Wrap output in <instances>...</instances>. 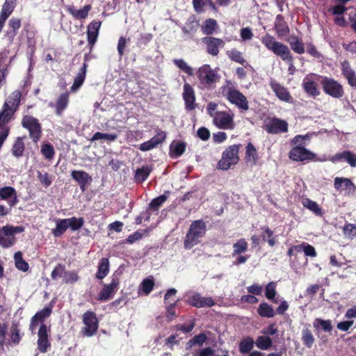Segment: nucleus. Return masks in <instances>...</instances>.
<instances>
[{"label":"nucleus","mask_w":356,"mask_h":356,"mask_svg":"<svg viewBox=\"0 0 356 356\" xmlns=\"http://www.w3.org/2000/svg\"><path fill=\"white\" fill-rule=\"evenodd\" d=\"M261 41L269 51L289 63V72L291 74H293L295 71L293 56L289 47L283 43L276 41L275 38L268 33L264 35Z\"/></svg>","instance_id":"nucleus-1"},{"label":"nucleus","mask_w":356,"mask_h":356,"mask_svg":"<svg viewBox=\"0 0 356 356\" xmlns=\"http://www.w3.org/2000/svg\"><path fill=\"white\" fill-rule=\"evenodd\" d=\"M199 81L198 88L202 90H212L216 88V83L220 76L218 72L213 70L208 64L201 66L196 72Z\"/></svg>","instance_id":"nucleus-2"},{"label":"nucleus","mask_w":356,"mask_h":356,"mask_svg":"<svg viewBox=\"0 0 356 356\" xmlns=\"http://www.w3.org/2000/svg\"><path fill=\"white\" fill-rule=\"evenodd\" d=\"M221 93L231 104L236 105L238 108L248 111L249 109L248 101L246 97L237 90L229 80L220 88Z\"/></svg>","instance_id":"nucleus-3"},{"label":"nucleus","mask_w":356,"mask_h":356,"mask_svg":"<svg viewBox=\"0 0 356 356\" xmlns=\"http://www.w3.org/2000/svg\"><path fill=\"white\" fill-rule=\"evenodd\" d=\"M207 232V225L202 220H197L190 225L184 240V247L186 250H190L200 243Z\"/></svg>","instance_id":"nucleus-4"},{"label":"nucleus","mask_w":356,"mask_h":356,"mask_svg":"<svg viewBox=\"0 0 356 356\" xmlns=\"http://www.w3.org/2000/svg\"><path fill=\"white\" fill-rule=\"evenodd\" d=\"M21 124L29 131L33 143L37 144L42 136V124L39 120L32 115H25L22 119Z\"/></svg>","instance_id":"nucleus-5"},{"label":"nucleus","mask_w":356,"mask_h":356,"mask_svg":"<svg viewBox=\"0 0 356 356\" xmlns=\"http://www.w3.org/2000/svg\"><path fill=\"white\" fill-rule=\"evenodd\" d=\"M25 227L6 225L0 228V245L8 248L16 243L15 234L24 232Z\"/></svg>","instance_id":"nucleus-6"},{"label":"nucleus","mask_w":356,"mask_h":356,"mask_svg":"<svg viewBox=\"0 0 356 356\" xmlns=\"http://www.w3.org/2000/svg\"><path fill=\"white\" fill-rule=\"evenodd\" d=\"M240 145H230L222 154V158L218 163V168L222 170H228L239 161L238 152Z\"/></svg>","instance_id":"nucleus-7"},{"label":"nucleus","mask_w":356,"mask_h":356,"mask_svg":"<svg viewBox=\"0 0 356 356\" xmlns=\"http://www.w3.org/2000/svg\"><path fill=\"white\" fill-rule=\"evenodd\" d=\"M320 83L323 91L326 95L335 99H340L343 97L344 90L343 86L334 79L322 76Z\"/></svg>","instance_id":"nucleus-8"},{"label":"nucleus","mask_w":356,"mask_h":356,"mask_svg":"<svg viewBox=\"0 0 356 356\" xmlns=\"http://www.w3.org/2000/svg\"><path fill=\"white\" fill-rule=\"evenodd\" d=\"M83 323L85 325V327L81 329V333L83 336L90 337L97 333L99 327V321L94 312H86L83 314Z\"/></svg>","instance_id":"nucleus-9"},{"label":"nucleus","mask_w":356,"mask_h":356,"mask_svg":"<svg viewBox=\"0 0 356 356\" xmlns=\"http://www.w3.org/2000/svg\"><path fill=\"white\" fill-rule=\"evenodd\" d=\"M291 160L296 162L312 161L316 160V154L303 146L296 145L289 153Z\"/></svg>","instance_id":"nucleus-10"},{"label":"nucleus","mask_w":356,"mask_h":356,"mask_svg":"<svg viewBox=\"0 0 356 356\" xmlns=\"http://www.w3.org/2000/svg\"><path fill=\"white\" fill-rule=\"evenodd\" d=\"M264 129L270 134H277L288 131V123L286 121L276 117L265 120Z\"/></svg>","instance_id":"nucleus-11"},{"label":"nucleus","mask_w":356,"mask_h":356,"mask_svg":"<svg viewBox=\"0 0 356 356\" xmlns=\"http://www.w3.org/2000/svg\"><path fill=\"white\" fill-rule=\"evenodd\" d=\"M51 327L45 323H41L38 330L37 341L38 349L42 353H45L51 347V343L49 340Z\"/></svg>","instance_id":"nucleus-12"},{"label":"nucleus","mask_w":356,"mask_h":356,"mask_svg":"<svg viewBox=\"0 0 356 356\" xmlns=\"http://www.w3.org/2000/svg\"><path fill=\"white\" fill-rule=\"evenodd\" d=\"M21 97L22 92L19 90H15L9 96L8 103L5 102L3 106V109L0 113H4V114L10 115V121L20 104Z\"/></svg>","instance_id":"nucleus-13"},{"label":"nucleus","mask_w":356,"mask_h":356,"mask_svg":"<svg viewBox=\"0 0 356 356\" xmlns=\"http://www.w3.org/2000/svg\"><path fill=\"white\" fill-rule=\"evenodd\" d=\"M213 122L221 129H233L234 128V115L226 111L216 112Z\"/></svg>","instance_id":"nucleus-14"},{"label":"nucleus","mask_w":356,"mask_h":356,"mask_svg":"<svg viewBox=\"0 0 356 356\" xmlns=\"http://www.w3.org/2000/svg\"><path fill=\"white\" fill-rule=\"evenodd\" d=\"M182 98L184 102V108L186 111H192L197 107L195 90L188 83L184 84Z\"/></svg>","instance_id":"nucleus-15"},{"label":"nucleus","mask_w":356,"mask_h":356,"mask_svg":"<svg viewBox=\"0 0 356 356\" xmlns=\"http://www.w3.org/2000/svg\"><path fill=\"white\" fill-rule=\"evenodd\" d=\"M202 42L206 47V51L208 54L217 56L219 54L220 49L225 45V42L220 38L206 36L202 38Z\"/></svg>","instance_id":"nucleus-16"},{"label":"nucleus","mask_w":356,"mask_h":356,"mask_svg":"<svg viewBox=\"0 0 356 356\" xmlns=\"http://www.w3.org/2000/svg\"><path fill=\"white\" fill-rule=\"evenodd\" d=\"M187 303L196 308L211 307L216 304L211 297H203L199 293H194L188 296Z\"/></svg>","instance_id":"nucleus-17"},{"label":"nucleus","mask_w":356,"mask_h":356,"mask_svg":"<svg viewBox=\"0 0 356 356\" xmlns=\"http://www.w3.org/2000/svg\"><path fill=\"white\" fill-rule=\"evenodd\" d=\"M119 284V279L118 277H113L108 284L104 285L98 294L97 300L100 302H105L112 298L117 291Z\"/></svg>","instance_id":"nucleus-18"},{"label":"nucleus","mask_w":356,"mask_h":356,"mask_svg":"<svg viewBox=\"0 0 356 356\" xmlns=\"http://www.w3.org/2000/svg\"><path fill=\"white\" fill-rule=\"evenodd\" d=\"M102 22L99 20H93L88 26L87 39L90 51H92L95 42H97Z\"/></svg>","instance_id":"nucleus-19"},{"label":"nucleus","mask_w":356,"mask_h":356,"mask_svg":"<svg viewBox=\"0 0 356 356\" xmlns=\"http://www.w3.org/2000/svg\"><path fill=\"white\" fill-rule=\"evenodd\" d=\"M165 138L166 133L163 131H160L149 140L141 143L140 145L139 149L143 152L149 151L156 147L159 144H161L163 142L165 141Z\"/></svg>","instance_id":"nucleus-20"},{"label":"nucleus","mask_w":356,"mask_h":356,"mask_svg":"<svg viewBox=\"0 0 356 356\" xmlns=\"http://www.w3.org/2000/svg\"><path fill=\"white\" fill-rule=\"evenodd\" d=\"M8 29L5 33V37L10 42H13L22 26V19L13 17L8 21Z\"/></svg>","instance_id":"nucleus-21"},{"label":"nucleus","mask_w":356,"mask_h":356,"mask_svg":"<svg viewBox=\"0 0 356 356\" xmlns=\"http://www.w3.org/2000/svg\"><path fill=\"white\" fill-rule=\"evenodd\" d=\"M71 176L79 184L82 192L86 190L88 184L92 181V177L90 175L83 170H72Z\"/></svg>","instance_id":"nucleus-22"},{"label":"nucleus","mask_w":356,"mask_h":356,"mask_svg":"<svg viewBox=\"0 0 356 356\" xmlns=\"http://www.w3.org/2000/svg\"><path fill=\"white\" fill-rule=\"evenodd\" d=\"M270 86L273 91L275 93L276 96L280 100L284 101L286 102H289L291 101L292 97L291 96L288 90L284 86L277 82L275 80H270Z\"/></svg>","instance_id":"nucleus-23"},{"label":"nucleus","mask_w":356,"mask_h":356,"mask_svg":"<svg viewBox=\"0 0 356 356\" xmlns=\"http://www.w3.org/2000/svg\"><path fill=\"white\" fill-rule=\"evenodd\" d=\"M330 161L333 163L346 161L351 167H356V154L349 150L335 154Z\"/></svg>","instance_id":"nucleus-24"},{"label":"nucleus","mask_w":356,"mask_h":356,"mask_svg":"<svg viewBox=\"0 0 356 356\" xmlns=\"http://www.w3.org/2000/svg\"><path fill=\"white\" fill-rule=\"evenodd\" d=\"M10 117L8 114L0 113V149L9 134L10 127L7 124L10 122Z\"/></svg>","instance_id":"nucleus-25"},{"label":"nucleus","mask_w":356,"mask_h":356,"mask_svg":"<svg viewBox=\"0 0 356 356\" xmlns=\"http://www.w3.org/2000/svg\"><path fill=\"white\" fill-rule=\"evenodd\" d=\"M341 73L347 79L348 84L352 87L356 88V74L348 60H344L341 63Z\"/></svg>","instance_id":"nucleus-26"},{"label":"nucleus","mask_w":356,"mask_h":356,"mask_svg":"<svg viewBox=\"0 0 356 356\" xmlns=\"http://www.w3.org/2000/svg\"><path fill=\"white\" fill-rule=\"evenodd\" d=\"M23 336L24 333L21 332L19 322H13L10 327L9 343L15 346L19 345Z\"/></svg>","instance_id":"nucleus-27"},{"label":"nucleus","mask_w":356,"mask_h":356,"mask_svg":"<svg viewBox=\"0 0 356 356\" xmlns=\"http://www.w3.org/2000/svg\"><path fill=\"white\" fill-rule=\"evenodd\" d=\"M186 143L184 141H173L169 147V156L172 159L180 157L186 151Z\"/></svg>","instance_id":"nucleus-28"},{"label":"nucleus","mask_w":356,"mask_h":356,"mask_svg":"<svg viewBox=\"0 0 356 356\" xmlns=\"http://www.w3.org/2000/svg\"><path fill=\"white\" fill-rule=\"evenodd\" d=\"M274 28L279 37L284 36L290 32L289 26L281 14L276 16Z\"/></svg>","instance_id":"nucleus-29"},{"label":"nucleus","mask_w":356,"mask_h":356,"mask_svg":"<svg viewBox=\"0 0 356 356\" xmlns=\"http://www.w3.org/2000/svg\"><path fill=\"white\" fill-rule=\"evenodd\" d=\"M92 9L90 5H86L82 8L77 10L74 6H68L66 10L76 19H84L88 16L89 11Z\"/></svg>","instance_id":"nucleus-30"},{"label":"nucleus","mask_w":356,"mask_h":356,"mask_svg":"<svg viewBox=\"0 0 356 356\" xmlns=\"http://www.w3.org/2000/svg\"><path fill=\"white\" fill-rule=\"evenodd\" d=\"M88 67L87 63H83L81 69L79 70L77 75L75 76L72 86L70 88V92H76L80 87L83 85L85 79L87 67Z\"/></svg>","instance_id":"nucleus-31"},{"label":"nucleus","mask_w":356,"mask_h":356,"mask_svg":"<svg viewBox=\"0 0 356 356\" xmlns=\"http://www.w3.org/2000/svg\"><path fill=\"white\" fill-rule=\"evenodd\" d=\"M69 103V92H65L59 95L56 102L55 113L60 116L63 111L67 107Z\"/></svg>","instance_id":"nucleus-32"},{"label":"nucleus","mask_w":356,"mask_h":356,"mask_svg":"<svg viewBox=\"0 0 356 356\" xmlns=\"http://www.w3.org/2000/svg\"><path fill=\"white\" fill-rule=\"evenodd\" d=\"M200 26L199 21L196 19L195 16H191L188 18L186 25L181 28L183 33L191 35L193 37L197 32Z\"/></svg>","instance_id":"nucleus-33"},{"label":"nucleus","mask_w":356,"mask_h":356,"mask_svg":"<svg viewBox=\"0 0 356 356\" xmlns=\"http://www.w3.org/2000/svg\"><path fill=\"white\" fill-rule=\"evenodd\" d=\"M257 312L259 316L262 318H273L276 314L273 307L266 302L260 303Z\"/></svg>","instance_id":"nucleus-34"},{"label":"nucleus","mask_w":356,"mask_h":356,"mask_svg":"<svg viewBox=\"0 0 356 356\" xmlns=\"http://www.w3.org/2000/svg\"><path fill=\"white\" fill-rule=\"evenodd\" d=\"M56 227L51 229V233L54 237H60L68 229L67 218L56 219Z\"/></svg>","instance_id":"nucleus-35"},{"label":"nucleus","mask_w":356,"mask_h":356,"mask_svg":"<svg viewBox=\"0 0 356 356\" xmlns=\"http://www.w3.org/2000/svg\"><path fill=\"white\" fill-rule=\"evenodd\" d=\"M301 340L306 348H311L313 346L315 342V337L312 331L309 327H305L302 329L301 332Z\"/></svg>","instance_id":"nucleus-36"},{"label":"nucleus","mask_w":356,"mask_h":356,"mask_svg":"<svg viewBox=\"0 0 356 356\" xmlns=\"http://www.w3.org/2000/svg\"><path fill=\"white\" fill-rule=\"evenodd\" d=\"M23 140L24 138L17 137L15 140L11 149L12 154L17 159L22 157L24 155L25 145Z\"/></svg>","instance_id":"nucleus-37"},{"label":"nucleus","mask_w":356,"mask_h":356,"mask_svg":"<svg viewBox=\"0 0 356 356\" xmlns=\"http://www.w3.org/2000/svg\"><path fill=\"white\" fill-rule=\"evenodd\" d=\"M302 87L305 92L310 96L315 97L320 95V91L317 88V84L314 81L307 80V78H305Z\"/></svg>","instance_id":"nucleus-38"},{"label":"nucleus","mask_w":356,"mask_h":356,"mask_svg":"<svg viewBox=\"0 0 356 356\" xmlns=\"http://www.w3.org/2000/svg\"><path fill=\"white\" fill-rule=\"evenodd\" d=\"M217 28L218 24L216 20L209 18L204 22L201 26V31L204 34L207 35V36H210L213 34Z\"/></svg>","instance_id":"nucleus-39"},{"label":"nucleus","mask_w":356,"mask_h":356,"mask_svg":"<svg viewBox=\"0 0 356 356\" xmlns=\"http://www.w3.org/2000/svg\"><path fill=\"white\" fill-rule=\"evenodd\" d=\"M109 273V261L107 258L101 259L96 273V278L98 280L104 279Z\"/></svg>","instance_id":"nucleus-40"},{"label":"nucleus","mask_w":356,"mask_h":356,"mask_svg":"<svg viewBox=\"0 0 356 356\" xmlns=\"http://www.w3.org/2000/svg\"><path fill=\"white\" fill-rule=\"evenodd\" d=\"M277 283L275 282H269L265 288V296L266 298L270 300L273 303H278L277 298H275L277 295L276 291Z\"/></svg>","instance_id":"nucleus-41"},{"label":"nucleus","mask_w":356,"mask_h":356,"mask_svg":"<svg viewBox=\"0 0 356 356\" xmlns=\"http://www.w3.org/2000/svg\"><path fill=\"white\" fill-rule=\"evenodd\" d=\"M263 233L261 238L264 241H266L270 247H273L276 244V236H274L273 232L268 226L261 227Z\"/></svg>","instance_id":"nucleus-42"},{"label":"nucleus","mask_w":356,"mask_h":356,"mask_svg":"<svg viewBox=\"0 0 356 356\" xmlns=\"http://www.w3.org/2000/svg\"><path fill=\"white\" fill-rule=\"evenodd\" d=\"M314 327L318 330L320 327L325 332H331L333 327L330 320H324L317 318L313 322Z\"/></svg>","instance_id":"nucleus-43"},{"label":"nucleus","mask_w":356,"mask_h":356,"mask_svg":"<svg viewBox=\"0 0 356 356\" xmlns=\"http://www.w3.org/2000/svg\"><path fill=\"white\" fill-rule=\"evenodd\" d=\"M52 313V306L48 305L44 307L42 309L36 312V314L32 317L34 318V320H36L38 322H41V323H44L45 319L49 318Z\"/></svg>","instance_id":"nucleus-44"},{"label":"nucleus","mask_w":356,"mask_h":356,"mask_svg":"<svg viewBox=\"0 0 356 356\" xmlns=\"http://www.w3.org/2000/svg\"><path fill=\"white\" fill-rule=\"evenodd\" d=\"M151 171L152 168L147 165L137 169L135 174L136 181L138 183H143L148 178Z\"/></svg>","instance_id":"nucleus-45"},{"label":"nucleus","mask_w":356,"mask_h":356,"mask_svg":"<svg viewBox=\"0 0 356 356\" xmlns=\"http://www.w3.org/2000/svg\"><path fill=\"white\" fill-rule=\"evenodd\" d=\"M248 244L245 238L238 240L237 242L233 245L234 250L232 254V257L245 252L248 250Z\"/></svg>","instance_id":"nucleus-46"},{"label":"nucleus","mask_w":356,"mask_h":356,"mask_svg":"<svg viewBox=\"0 0 356 356\" xmlns=\"http://www.w3.org/2000/svg\"><path fill=\"white\" fill-rule=\"evenodd\" d=\"M14 259L16 268L22 271L26 272L29 270V264L23 259L21 252H17L14 254Z\"/></svg>","instance_id":"nucleus-47"},{"label":"nucleus","mask_w":356,"mask_h":356,"mask_svg":"<svg viewBox=\"0 0 356 356\" xmlns=\"http://www.w3.org/2000/svg\"><path fill=\"white\" fill-rule=\"evenodd\" d=\"M255 344L261 350H268L271 347L273 341L268 336H259L257 338Z\"/></svg>","instance_id":"nucleus-48"},{"label":"nucleus","mask_w":356,"mask_h":356,"mask_svg":"<svg viewBox=\"0 0 356 356\" xmlns=\"http://www.w3.org/2000/svg\"><path fill=\"white\" fill-rule=\"evenodd\" d=\"M254 346V340L250 337H247L242 339L239 343V351L241 353H249Z\"/></svg>","instance_id":"nucleus-49"},{"label":"nucleus","mask_w":356,"mask_h":356,"mask_svg":"<svg viewBox=\"0 0 356 356\" xmlns=\"http://www.w3.org/2000/svg\"><path fill=\"white\" fill-rule=\"evenodd\" d=\"M334 186L336 190L347 189L350 186H353V183L348 178L336 177L334 179Z\"/></svg>","instance_id":"nucleus-50"},{"label":"nucleus","mask_w":356,"mask_h":356,"mask_svg":"<svg viewBox=\"0 0 356 356\" xmlns=\"http://www.w3.org/2000/svg\"><path fill=\"white\" fill-rule=\"evenodd\" d=\"M302 204L305 207L307 208L310 211H312L314 213H315L317 216H321L322 215V211L321 208L319 207V205L314 201L306 198L303 200Z\"/></svg>","instance_id":"nucleus-51"},{"label":"nucleus","mask_w":356,"mask_h":356,"mask_svg":"<svg viewBox=\"0 0 356 356\" xmlns=\"http://www.w3.org/2000/svg\"><path fill=\"white\" fill-rule=\"evenodd\" d=\"M41 153L46 159L51 160L55 155L54 146L49 143H43L41 146Z\"/></svg>","instance_id":"nucleus-52"},{"label":"nucleus","mask_w":356,"mask_h":356,"mask_svg":"<svg viewBox=\"0 0 356 356\" xmlns=\"http://www.w3.org/2000/svg\"><path fill=\"white\" fill-rule=\"evenodd\" d=\"M207 5L215 8V4L212 0H193L194 10L198 13L203 12L204 8Z\"/></svg>","instance_id":"nucleus-53"},{"label":"nucleus","mask_w":356,"mask_h":356,"mask_svg":"<svg viewBox=\"0 0 356 356\" xmlns=\"http://www.w3.org/2000/svg\"><path fill=\"white\" fill-rule=\"evenodd\" d=\"M67 220L68 223V228H70V229L73 232L81 229L84 224L83 218H77L76 217H72L67 218Z\"/></svg>","instance_id":"nucleus-54"},{"label":"nucleus","mask_w":356,"mask_h":356,"mask_svg":"<svg viewBox=\"0 0 356 356\" xmlns=\"http://www.w3.org/2000/svg\"><path fill=\"white\" fill-rule=\"evenodd\" d=\"M245 149V158L248 161H252L254 163L258 160L257 152L252 143H248Z\"/></svg>","instance_id":"nucleus-55"},{"label":"nucleus","mask_w":356,"mask_h":356,"mask_svg":"<svg viewBox=\"0 0 356 356\" xmlns=\"http://www.w3.org/2000/svg\"><path fill=\"white\" fill-rule=\"evenodd\" d=\"M227 55L232 60L236 63L241 65H244L246 63L245 59L243 56V54L236 49L228 51Z\"/></svg>","instance_id":"nucleus-56"},{"label":"nucleus","mask_w":356,"mask_h":356,"mask_svg":"<svg viewBox=\"0 0 356 356\" xmlns=\"http://www.w3.org/2000/svg\"><path fill=\"white\" fill-rule=\"evenodd\" d=\"M118 138L116 134H107L96 132L91 138V141H95L100 139H104L108 141H115Z\"/></svg>","instance_id":"nucleus-57"},{"label":"nucleus","mask_w":356,"mask_h":356,"mask_svg":"<svg viewBox=\"0 0 356 356\" xmlns=\"http://www.w3.org/2000/svg\"><path fill=\"white\" fill-rule=\"evenodd\" d=\"M16 193V190L12 186H4L0 188V200H8Z\"/></svg>","instance_id":"nucleus-58"},{"label":"nucleus","mask_w":356,"mask_h":356,"mask_svg":"<svg viewBox=\"0 0 356 356\" xmlns=\"http://www.w3.org/2000/svg\"><path fill=\"white\" fill-rule=\"evenodd\" d=\"M79 277L76 272L74 270H65L63 275V283L64 284H73L77 282Z\"/></svg>","instance_id":"nucleus-59"},{"label":"nucleus","mask_w":356,"mask_h":356,"mask_svg":"<svg viewBox=\"0 0 356 356\" xmlns=\"http://www.w3.org/2000/svg\"><path fill=\"white\" fill-rule=\"evenodd\" d=\"M173 63L177 67H179L188 75L192 76L193 74V68L188 65V64L183 59H175Z\"/></svg>","instance_id":"nucleus-60"},{"label":"nucleus","mask_w":356,"mask_h":356,"mask_svg":"<svg viewBox=\"0 0 356 356\" xmlns=\"http://www.w3.org/2000/svg\"><path fill=\"white\" fill-rule=\"evenodd\" d=\"M167 199L168 196L164 194L154 198L149 203V208L154 211H158L159 207L167 200Z\"/></svg>","instance_id":"nucleus-61"},{"label":"nucleus","mask_w":356,"mask_h":356,"mask_svg":"<svg viewBox=\"0 0 356 356\" xmlns=\"http://www.w3.org/2000/svg\"><path fill=\"white\" fill-rule=\"evenodd\" d=\"M22 32L26 35L28 40L33 39L36 35V30L30 22H26L24 24Z\"/></svg>","instance_id":"nucleus-62"},{"label":"nucleus","mask_w":356,"mask_h":356,"mask_svg":"<svg viewBox=\"0 0 356 356\" xmlns=\"http://www.w3.org/2000/svg\"><path fill=\"white\" fill-rule=\"evenodd\" d=\"M65 272V266L62 264H58L51 273V277L53 280H56L59 277H63Z\"/></svg>","instance_id":"nucleus-63"},{"label":"nucleus","mask_w":356,"mask_h":356,"mask_svg":"<svg viewBox=\"0 0 356 356\" xmlns=\"http://www.w3.org/2000/svg\"><path fill=\"white\" fill-rule=\"evenodd\" d=\"M343 232L350 238L356 237V224L346 222L343 227Z\"/></svg>","instance_id":"nucleus-64"}]
</instances>
